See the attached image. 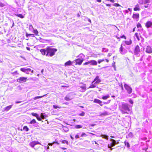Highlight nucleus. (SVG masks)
Returning <instances> with one entry per match:
<instances>
[{"label":"nucleus","mask_w":152,"mask_h":152,"mask_svg":"<svg viewBox=\"0 0 152 152\" xmlns=\"http://www.w3.org/2000/svg\"><path fill=\"white\" fill-rule=\"evenodd\" d=\"M119 109L123 114L128 113L130 111L128 107V104L125 103H123L119 106Z\"/></svg>","instance_id":"nucleus-1"},{"label":"nucleus","mask_w":152,"mask_h":152,"mask_svg":"<svg viewBox=\"0 0 152 152\" xmlns=\"http://www.w3.org/2000/svg\"><path fill=\"white\" fill-rule=\"evenodd\" d=\"M57 51V49L55 48H52L50 47H47V56L52 57L53 56L55 53Z\"/></svg>","instance_id":"nucleus-2"},{"label":"nucleus","mask_w":152,"mask_h":152,"mask_svg":"<svg viewBox=\"0 0 152 152\" xmlns=\"http://www.w3.org/2000/svg\"><path fill=\"white\" fill-rule=\"evenodd\" d=\"M37 144L41 145L40 143L37 141H33L30 142L29 143L30 146L32 148H34L35 150L38 149V148H39V146L37 147V148H34L35 146Z\"/></svg>","instance_id":"nucleus-3"},{"label":"nucleus","mask_w":152,"mask_h":152,"mask_svg":"<svg viewBox=\"0 0 152 152\" xmlns=\"http://www.w3.org/2000/svg\"><path fill=\"white\" fill-rule=\"evenodd\" d=\"M110 141L111 142L108 144L107 146L108 148H110L111 147H113L115 146L116 144L118 143V141H116L112 139H110Z\"/></svg>","instance_id":"nucleus-4"},{"label":"nucleus","mask_w":152,"mask_h":152,"mask_svg":"<svg viewBox=\"0 0 152 152\" xmlns=\"http://www.w3.org/2000/svg\"><path fill=\"white\" fill-rule=\"evenodd\" d=\"M140 47L138 45H137L135 47L134 51V55L136 56H137L139 57L140 56Z\"/></svg>","instance_id":"nucleus-5"},{"label":"nucleus","mask_w":152,"mask_h":152,"mask_svg":"<svg viewBox=\"0 0 152 152\" xmlns=\"http://www.w3.org/2000/svg\"><path fill=\"white\" fill-rule=\"evenodd\" d=\"M88 64H90L91 65H97V62L95 60H91L89 61L88 62L84 63L83 65H87Z\"/></svg>","instance_id":"nucleus-6"},{"label":"nucleus","mask_w":152,"mask_h":152,"mask_svg":"<svg viewBox=\"0 0 152 152\" xmlns=\"http://www.w3.org/2000/svg\"><path fill=\"white\" fill-rule=\"evenodd\" d=\"M119 52L122 55H124L127 52V50L123 47L122 44L119 48Z\"/></svg>","instance_id":"nucleus-7"},{"label":"nucleus","mask_w":152,"mask_h":152,"mask_svg":"<svg viewBox=\"0 0 152 152\" xmlns=\"http://www.w3.org/2000/svg\"><path fill=\"white\" fill-rule=\"evenodd\" d=\"M144 50H145V52L149 54L152 53V48L149 45L146 46L144 48Z\"/></svg>","instance_id":"nucleus-8"},{"label":"nucleus","mask_w":152,"mask_h":152,"mask_svg":"<svg viewBox=\"0 0 152 152\" xmlns=\"http://www.w3.org/2000/svg\"><path fill=\"white\" fill-rule=\"evenodd\" d=\"M27 77H21L17 79V81L20 83L26 82V81Z\"/></svg>","instance_id":"nucleus-9"},{"label":"nucleus","mask_w":152,"mask_h":152,"mask_svg":"<svg viewBox=\"0 0 152 152\" xmlns=\"http://www.w3.org/2000/svg\"><path fill=\"white\" fill-rule=\"evenodd\" d=\"M124 87L127 91V92L128 94H130L132 93V89L127 84H125L124 85Z\"/></svg>","instance_id":"nucleus-10"},{"label":"nucleus","mask_w":152,"mask_h":152,"mask_svg":"<svg viewBox=\"0 0 152 152\" xmlns=\"http://www.w3.org/2000/svg\"><path fill=\"white\" fill-rule=\"evenodd\" d=\"M95 81V83L96 84H98L101 82V80L99 79V77L98 76H96V77L93 81L92 82V83L93 84Z\"/></svg>","instance_id":"nucleus-11"},{"label":"nucleus","mask_w":152,"mask_h":152,"mask_svg":"<svg viewBox=\"0 0 152 152\" xmlns=\"http://www.w3.org/2000/svg\"><path fill=\"white\" fill-rule=\"evenodd\" d=\"M145 26L147 28L151 27L152 26V22L150 21H148L145 23Z\"/></svg>","instance_id":"nucleus-12"},{"label":"nucleus","mask_w":152,"mask_h":152,"mask_svg":"<svg viewBox=\"0 0 152 152\" xmlns=\"http://www.w3.org/2000/svg\"><path fill=\"white\" fill-rule=\"evenodd\" d=\"M76 64H78L79 65H80L83 61V58H77L75 60Z\"/></svg>","instance_id":"nucleus-13"},{"label":"nucleus","mask_w":152,"mask_h":152,"mask_svg":"<svg viewBox=\"0 0 152 152\" xmlns=\"http://www.w3.org/2000/svg\"><path fill=\"white\" fill-rule=\"evenodd\" d=\"M40 51L43 55H46L47 53V48H46L41 49L40 50Z\"/></svg>","instance_id":"nucleus-14"},{"label":"nucleus","mask_w":152,"mask_h":152,"mask_svg":"<svg viewBox=\"0 0 152 152\" xmlns=\"http://www.w3.org/2000/svg\"><path fill=\"white\" fill-rule=\"evenodd\" d=\"M12 105H11L6 107L3 109L4 110L3 111H8L12 107Z\"/></svg>","instance_id":"nucleus-15"},{"label":"nucleus","mask_w":152,"mask_h":152,"mask_svg":"<svg viewBox=\"0 0 152 152\" xmlns=\"http://www.w3.org/2000/svg\"><path fill=\"white\" fill-rule=\"evenodd\" d=\"M108 115H109V113L107 111H105L103 113H100L99 116H103Z\"/></svg>","instance_id":"nucleus-16"},{"label":"nucleus","mask_w":152,"mask_h":152,"mask_svg":"<svg viewBox=\"0 0 152 152\" xmlns=\"http://www.w3.org/2000/svg\"><path fill=\"white\" fill-rule=\"evenodd\" d=\"M94 103H98L101 106L102 105V104H101L102 103V102L98 99H94Z\"/></svg>","instance_id":"nucleus-17"},{"label":"nucleus","mask_w":152,"mask_h":152,"mask_svg":"<svg viewBox=\"0 0 152 152\" xmlns=\"http://www.w3.org/2000/svg\"><path fill=\"white\" fill-rule=\"evenodd\" d=\"M134 10L135 11H139L140 10V9L138 4L136 5L135 7L134 8Z\"/></svg>","instance_id":"nucleus-18"},{"label":"nucleus","mask_w":152,"mask_h":152,"mask_svg":"<svg viewBox=\"0 0 152 152\" xmlns=\"http://www.w3.org/2000/svg\"><path fill=\"white\" fill-rule=\"evenodd\" d=\"M79 87L81 89L80 90L81 91L83 92L86 91V87L85 85H84L82 86H80Z\"/></svg>","instance_id":"nucleus-19"},{"label":"nucleus","mask_w":152,"mask_h":152,"mask_svg":"<svg viewBox=\"0 0 152 152\" xmlns=\"http://www.w3.org/2000/svg\"><path fill=\"white\" fill-rule=\"evenodd\" d=\"M150 2V0H144L143 1H142V2H140V4H146L147 3H149Z\"/></svg>","instance_id":"nucleus-20"},{"label":"nucleus","mask_w":152,"mask_h":152,"mask_svg":"<svg viewBox=\"0 0 152 152\" xmlns=\"http://www.w3.org/2000/svg\"><path fill=\"white\" fill-rule=\"evenodd\" d=\"M72 64V62L70 61H69L64 64V66H70Z\"/></svg>","instance_id":"nucleus-21"},{"label":"nucleus","mask_w":152,"mask_h":152,"mask_svg":"<svg viewBox=\"0 0 152 152\" xmlns=\"http://www.w3.org/2000/svg\"><path fill=\"white\" fill-rule=\"evenodd\" d=\"M132 17L134 19H137L139 17V14L138 13L133 14Z\"/></svg>","instance_id":"nucleus-22"},{"label":"nucleus","mask_w":152,"mask_h":152,"mask_svg":"<svg viewBox=\"0 0 152 152\" xmlns=\"http://www.w3.org/2000/svg\"><path fill=\"white\" fill-rule=\"evenodd\" d=\"M100 137L102 138L106 139L107 140L108 139V136L105 134H101L100 135Z\"/></svg>","instance_id":"nucleus-23"},{"label":"nucleus","mask_w":152,"mask_h":152,"mask_svg":"<svg viewBox=\"0 0 152 152\" xmlns=\"http://www.w3.org/2000/svg\"><path fill=\"white\" fill-rule=\"evenodd\" d=\"M125 44L127 45H130L132 43V41L130 39L129 41H125Z\"/></svg>","instance_id":"nucleus-24"},{"label":"nucleus","mask_w":152,"mask_h":152,"mask_svg":"<svg viewBox=\"0 0 152 152\" xmlns=\"http://www.w3.org/2000/svg\"><path fill=\"white\" fill-rule=\"evenodd\" d=\"M15 15L21 18H24V15H23L21 14H15Z\"/></svg>","instance_id":"nucleus-25"},{"label":"nucleus","mask_w":152,"mask_h":152,"mask_svg":"<svg viewBox=\"0 0 152 152\" xmlns=\"http://www.w3.org/2000/svg\"><path fill=\"white\" fill-rule=\"evenodd\" d=\"M63 129L65 132H67L69 130L68 128L66 126H63Z\"/></svg>","instance_id":"nucleus-26"},{"label":"nucleus","mask_w":152,"mask_h":152,"mask_svg":"<svg viewBox=\"0 0 152 152\" xmlns=\"http://www.w3.org/2000/svg\"><path fill=\"white\" fill-rule=\"evenodd\" d=\"M46 116L44 114L42 113L40 115V117L42 119H44L45 118Z\"/></svg>","instance_id":"nucleus-27"},{"label":"nucleus","mask_w":152,"mask_h":152,"mask_svg":"<svg viewBox=\"0 0 152 152\" xmlns=\"http://www.w3.org/2000/svg\"><path fill=\"white\" fill-rule=\"evenodd\" d=\"M110 97V96H109V95H107L106 96H103L102 97V99H107V98H109Z\"/></svg>","instance_id":"nucleus-28"},{"label":"nucleus","mask_w":152,"mask_h":152,"mask_svg":"<svg viewBox=\"0 0 152 152\" xmlns=\"http://www.w3.org/2000/svg\"><path fill=\"white\" fill-rule=\"evenodd\" d=\"M64 99L65 100L67 101H69L71 99L70 98L69 96L68 95H66Z\"/></svg>","instance_id":"nucleus-29"},{"label":"nucleus","mask_w":152,"mask_h":152,"mask_svg":"<svg viewBox=\"0 0 152 152\" xmlns=\"http://www.w3.org/2000/svg\"><path fill=\"white\" fill-rule=\"evenodd\" d=\"M23 129L26 132H28L29 130V128L27 126H24L23 127Z\"/></svg>","instance_id":"nucleus-30"},{"label":"nucleus","mask_w":152,"mask_h":152,"mask_svg":"<svg viewBox=\"0 0 152 152\" xmlns=\"http://www.w3.org/2000/svg\"><path fill=\"white\" fill-rule=\"evenodd\" d=\"M36 123V121L35 119H33L30 122H29V123L31 124H34Z\"/></svg>","instance_id":"nucleus-31"},{"label":"nucleus","mask_w":152,"mask_h":152,"mask_svg":"<svg viewBox=\"0 0 152 152\" xmlns=\"http://www.w3.org/2000/svg\"><path fill=\"white\" fill-rule=\"evenodd\" d=\"M61 142L63 144H66L67 145L68 144V142L66 140H62L61 141Z\"/></svg>","instance_id":"nucleus-32"},{"label":"nucleus","mask_w":152,"mask_h":152,"mask_svg":"<svg viewBox=\"0 0 152 152\" xmlns=\"http://www.w3.org/2000/svg\"><path fill=\"white\" fill-rule=\"evenodd\" d=\"M75 128L76 129L81 128L82 127V126L80 125H76L75 126Z\"/></svg>","instance_id":"nucleus-33"},{"label":"nucleus","mask_w":152,"mask_h":152,"mask_svg":"<svg viewBox=\"0 0 152 152\" xmlns=\"http://www.w3.org/2000/svg\"><path fill=\"white\" fill-rule=\"evenodd\" d=\"M134 36L135 37L137 38V39L138 41L140 40V39L139 38V36L138 33H135L134 34Z\"/></svg>","instance_id":"nucleus-34"},{"label":"nucleus","mask_w":152,"mask_h":152,"mask_svg":"<svg viewBox=\"0 0 152 152\" xmlns=\"http://www.w3.org/2000/svg\"><path fill=\"white\" fill-rule=\"evenodd\" d=\"M96 84V83H94V84H92L91 85L89 86V88H95L96 87V85H95Z\"/></svg>","instance_id":"nucleus-35"},{"label":"nucleus","mask_w":152,"mask_h":152,"mask_svg":"<svg viewBox=\"0 0 152 152\" xmlns=\"http://www.w3.org/2000/svg\"><path fill=\"white\" fill-rule=\"evenodd\" d=\"M33 32L36 35H38V32L37 29H34L33 30Z\"/></svg>","instance_id":"nucleus-36"},{"label":"nucleus","mask_w":152,"mask_h":152,"mask_svg":"<svg viewBox=\"0 0 152 152\" xmlns=\"http://www.w3.org/2000/svg\"><path fill=\"white\" fill-rule=\"evenodd\" d=\"M45 96V95H44L43 96H36V97H35L34 98V100H36V99H38L41 98H42L43 97H44Z\"/></svg>","instance_id":"nucleus-37"},{"label":"nucleus","mask_w":152,"mask_h":152,"mask_svg":"<svg viewBox=\"0 0 152 152\" xmlns=\"http://www.w3.org/2000/svg\"><path fill=\"white\" fill-rule=\"evenodd\" d=\"M31 36L32 37H34V35L33 34H28L27 33H26V36L27 37H28V36Z\"/></svg>","instance_id":"nucleus-38"},{"label":"nucleus","mask_w":152,"mask_h":152,"mask_svg":"<svg viewBox=\"0 0 152 152\" xmlns=\"http://www.w3.org/2000/svg\"><path fill=\"white\" fill-rule=\"evenodd\" d=\"M87 136V135L85 133H82V134L80 135L81 137H86Z\"/></svg>","instance_id":"nucleus-39"},{"label":"nucleus","mask_w":152,"mask_h":152,"mask_svg":"<svg viewBox=\"0 0 152 152\" xmlns=\"http://www.w3.org/2000/svg\"><path fill=\"white\" fill-rule=\"evenodd\" d=\"M125 145L127 146V148H129L130 147V145L129 142L125 141L124 142Z\"/></svg>","instance_id":"nucleus-40"},{"label":"nucleus","mask_w":152,"mask_h":152,"mask_svg":"<svg viewBox=\"0 0 152 152\" xmlns=\"http://www.w3.org/2000/svg\"><path fill=\"white\" fill-rule=\"evenodd\" d=\"M31 70V69L30 68H27V70L26 71V72H25L26 74H29V72H30Z\"/></svg>","instance_id":"nucleus-41"},{"label":"nucleus","mask_w":152,"mask_h":152,"mask_svg":"<svg viewBox=\"0 0 152 152\" xmlns=\"http://www.w3.org/2000/svg\"><path fill=\"white\" fill-rule=\"evenodd\" d=\"M31 114L32 115L36 117V118L38 116V115L36 113H31Z\"/></svg>","instance_id":"nucleus-42"},{"label":"nucleus","mask_w":152,"mask_h":152,"mask_svg":"<svg viewBox=\"0 0 152 152\" xmlns=\"http://www.w3.org/2000/svg\"><path fill=\"white\" fill-rule=\"evenodd\" d=\"M27 69V68L26 69V68H22L20 69V70L21 71L25 72H26V71Z\"/></svg>","instance_id":"nucleus-43"},{"label":"nucleus","mask_w":152,"mask_h":152,"mask_svg":"<svg viewBox=\"0 0 152 152\" xmlns=\"http://www.w3.org/2000/svg\"><path fill=\"white\" fill-rule=\"evenodd\" d=\"M53 107L55 109H56L57 108H61V107L60 106H58L57 105H53Z\"/></svg>","instance_id":"nucleus-44"},{"label":"nucleus","mask_w":152,"mask_h":152,"mask_svg":"<svg viewBox=\"0 0 152 152\" xmlns=\"http://www.w3.org/2000/svg\"><path fill=\"white\" fill-rule=\"evenodd\" d=\"M29 29L30 30H33L34 28L33 26L31 25H30L29 26Z\"/></svg>","instance_id":"nucleus-45"},{"label":"nucleus","mask_w":152,"mask_h":152,"mask_svg":"<svg viewBox=\"0 0 152 152\" xmlns=\"http://www.w3.org/2000/svg\"><path fill=\"white\" fill-rule=\"evenodd\" d=\"M81 133H77V134L75 136V138L76 139H77L79 138V136L80 135Z\"/></svg>","instance_id":"nucleus-46"},{"label":"nucleus","mask_w":152,"mask_h":152,"mask_svg":"<svg viewBox=\"0 0 152 152\" xmlns=\"http://www.w3.org/2000/svg\"><path fill=\"white\" fill-rule=\"evenodd\" d=\"M113 5L116 7H119L120 6V5L118 3H115Z\"/></svg>","instance_id":"nucleus-47"},{"label":"nucleus","mask_w":152,"mask_h":152,"mask_svg":"<svg viewBox=\"0 0 152 152\" xmlns=\"http://www.w3.org/2000/svg\"><path fill=\"white\" fill-rule=\"evenodd\" d=\"M85 115V113L84 112H82V113L79 114L80 116H84Z\"/></svg>","instance_id":"nucleus-48"},{"label":"nucleus","mask_w":152,"mask_h":152,"mask_svg":"<svg viewBox=\"0 0 152 152\" xmlns=\"http://www.w3.org/2000/svg\"><path fill=\"white\" fill-rule=\"evenodd\" d=\"M104 61V59H100V60H99L98 61V63H99V64H100L103 61Z\"/></svg>","instance_id":"nucleus-49"},{"label":"nucleus","mask_w":152,"mask_h":152,"mask_svg":"<svg viewBox=\"0 0 152 152\" xmlns=\"http://www.w3.org/2000/svg\"><path fill=\"white\" fill-rule=\"evenodd\" d=\"M107 50V49L105 48H103L102 49V51L104 52H106Z\"/></svg>","instance_id":"nucleus-50"},{"label":"nucleus","mask_w":152,"mask_h":152,"mask_svg":"<svg viewBox=\"0 0 152 152\" xmlns=\"http://www.w3.org/2000/svg\"><path fill=\"white\" fill-rule=\"evenodd\" d=\"M36 118L39 121H41L42 120V118H41V117H39V115Z\"/></svg>","instance_id":"nucleus-51"},{"label":"nucleus","mask_w":152,"mask_h":152,"mask_svg":"<svg viewBox=\"0 0 152 152\" xmlns=\"http://www.w3.org/2000/svg\"><path fill=\"white\" fill-rule=\"evenodd\" d=\"M137 27L138 28H141V25L140 23H138L137 25Z\"/></svg>","instance_id":"nucleus-52"},{"label":"nucleus","mask_w":152,"mask_h":152,"mask_svg":"<svg viewBox=\"0 0 152 152\" xmlns=\"http://www.w3.org/2000/svg\"><path fill=\"white\" fill-rule=\"evenodd\" d=\"M79 57H80L82 58L85 57V56L83 54H81L79 55Z\"/></svg>","instance_id":"nucleus-53"},{"label":"nucleus","mask_w":152,"mask_h":152,"mask_svg":"<svg viewBox=\"0 0 152 152\" xmlns=\"http://www.w3.org/2000/svg\"><path fill=\"white\" fill-rule=\"evenodd\" d=\"M129 102L131 104H133V101L131 99H130L129 100Z\"/></svg>","instance_id":"nucleus-54"},{"label":"nucleus","mask_w":152,"mask_h":152,"mask_svg":"<svg viewBox=\"0 0 152 152\" xmlns=\"http://www.w3.org/2000/svg\"><path fill=\"white\" fill-rule=\"evenodd\" d=\"M120 37L121 38H124L125 39H126V36L124 35H123L121 36Z\"/></svg>","instance_id":"nucleus-55"},{"label":"nucleus","mask_w":152,"mask_h":152,"mask_svg":"<svg viewBox=\"0 0 152 152\" xmlns=\"http://www.w3.org/2000/svg\"><path fill=\"white\" fill-rule=\"evenodd\" d=\"M53 144L54 143H56L57 145H58L59 144V143L57 141H56V140H55V141L53 142Z\"/></svg>","instance_id":"nucleus-56"},{"label":"nucleus","mask_w":152,"mask_h":152,"mask_svg":"<svg viewBox=\"0 0 152 152\" xmlns=\"http://www.w3.org/2000/svg\"><path fill=\"white\" fill-rule=\"evenodd\" d=\"M148 4H145L144 5V7L145 8H148Z\"/></svg>","instance_id":"nucleus-57"},{"label":"nucleus","mask_w":152,"mask_h":152,"mask_svg":"<svg viewBox=\"0 0 152 152\" xmlns=\"http://www.w3.org/2000/svg\"><path fill=\"white\" fill-rule=\"evenodd\" d=\"M62 87H65L66 88H68L69 87L68 86H61Z\"/></svg>","instance_id":"nucleus-58"},{"label":"nucleus","mask_w":152,"mask_h":152,"mask_svg":"<svg viewBox=\"0 0 152 152\" xmlns=\"http://www.w3.org/2000/svg\"><path fill=\"white\" fill-rule=\"evenodd\" d=\"M115 62H114L112 64V65L113 66L114 68H115Z\"/></svg>","instance_id":"nucleus-59"},{"label":"nucleus","mask_w":152,"mask_h":152,"mask_svg":"<svg viewBox=\"0 0 152 152\" xmlns=\"http://www.w3.org/2000/svg\"><path fill=\"white\" fill-rule=\"evenodd\" d=\"M53 144V142L52 143H50L48 144V145L50 146H52Z\"/></svg>","instance_id":"nucleus-60"},{"label":"nucleus","mask_w":152,"mask_h":152,"mask_svg":"<svg viewBox=\"0 0 152 152\" xmlns=\"http://www.w3.org/2000/svg\"><path fill=\"white\" fill-rule=\"evenodd\" d=\"M106 5L107 6V7H111V5L110 4H106Z\"/></svg>","instance_id":"nucleus-61"},{"label":"nucleus","mask_w":152,"mask_h":152,"mask_svg":"<svg viewBox=\"0 0 152 152\" xmlns=\"http://www.w3.org/2000/svg\"><path fill=\"white\" fill-rule=\"evenodd\" d=\"M60 148L61 149L63 150H65L66 149V148H63V147H60Z\"/></svg>","instance_id":"nucleus-62"},{"label":"nucleus","mask_w":152,"mask_h":152,"mask_svg":"<svg viewBox=\"0 0 152 152\" xmlns=\"http://www.w3.org/2000/svg\"><path fill=\"white\" fill-rule=\"evenodd\" d=\"M0 6H1V7H3L4 6V5H3V4L2 3H1L0 4Z\"/></svg>","instance_id":"nucleus-63"},{"label":"nucleus","mask_w":152,"mask_h":152,"mask_svg":"<svg viewBox=\"0 0 152 152\" xmlns=\"http://www.w3.org/2000/svg\"><path fill=\"white\" fill-rule=\"evenodd\" d=\"M26 48V49H27L28 50H30V48H29V47H27Z\"/></svg>","instance_id":"nucleus-64"}]
</instances>
